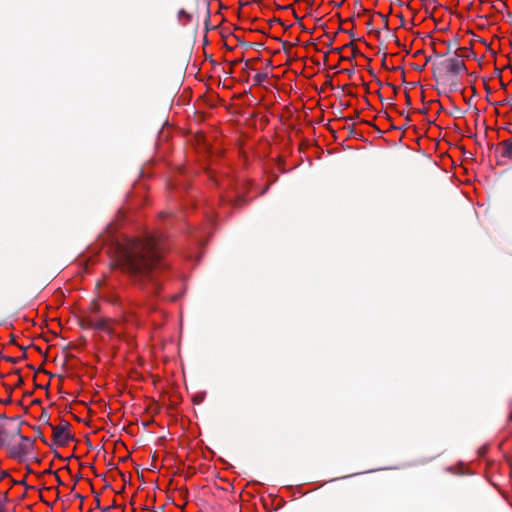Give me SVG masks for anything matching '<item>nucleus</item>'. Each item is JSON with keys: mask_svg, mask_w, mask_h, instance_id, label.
I'll return each mask as SVG.
<instances>
[{"mask_svg": "<svg viewBox=\"0 0 512 512\" xmlns=\"http://www.w3.org/2000/svg\"><path fill=\"white\" fill-rule=\"evenodd\" d=\"M446 9L444 7V5L442 3H439L438 5H435L433 10H432V18L433 20L436 22V25L438 26L440 23H441V19H442V14L441 15H438L441 13L442 10Z\"/></svg>", "mask_w": 512, "mask_h": 512, "instance_id": "1a4fd4ad", "label": "nucleus"}, {"mask_svg": "<svg viewBox=\"0 0 512 512\" xmlns=\"http://www.w3.org/2000/svg\"><path fill=\"white\" fill-rule=\"evenodd\" d=\"M445 46H448V44L446 43V41L443 38L435 37V36L431 37L432 53L434 52V48L436 50H442V49H445Z\"/></svg>", "mask_w": 512, "mask_h": 512, "instance_id": "6e6552de", "label": "nucleus"}, {"mask_svg": "<svg viewBox=\"0 0 512 512\" xmlns=\"http://www.w3.org/2000/svg\"><path fill=\"white\" fill-rule=\"evenodd\" d=\"M25 453H26V448L21 444L18 446H14L11 451L12 456H20Z\"/></svg>", "mask_w": 512, "mask_h": 512, "instance_id": "ddd939ff", "label": "nucleus"}, {"mask_svg": "<svg viewBox=\"0 0 512 512\" xmlns=\"http://www.w3.org/2000/svg\"><path fill=\"white\" fill-rule=\"evenodd\" d=\"M9 431L6 427L0 425V447L8 444Z\"/></svg>", "mask_w": 512, "mask_h": 512, "instance_id": "9d476101", "label": "nucleus"}, {"mask_svg": "<svg viewBox=\"0 0 512 512\" xmlns=\"http://www.w3.org/2000/svg\"><path fill=\"white\" fill-rule=\"evenodd\" d=\"M455 3H457V0H450V10H449L450 16L453 14L452 6H453Z\"/></svg>", "mask_w": 512, "mask_h": 512, "instance_id": "5701e85b", "label": "nucleus"}, {"mask_svg": "<svg viewBox=\"0 0 512 512\" xmlns=\"http://www.w3.org/2000/svg\"><path fill=\"white\" fill-rule=\"evenodd\" d=\"M429 109L430 111H435L436 115L445 110L443 103L439 100L431 101Z\"/></svg>", "mask_w": 512, "mask_h": 512, "instance_id": "9b49d317", "label": "nucleus"}, {"mask_svg": "<svg viewBox=\"0 0 512 512\" xmlns=\"http://www.w3.org/2000/svg\"><path fill=\"white\" fill-rule=\"evenodd\" d=\"M435 87L440 97L448 98V80L446 81L445 86H442L439 82H436Z\"/></svg>", "mask_w": 512, "mask_h": 512, "instance_id": "f8f14e48", "label": "nucleus"}, {"mask_svg": "<svg viewBox=\"0 0 512 512\" xmlns=\"http://www.w3.org/2000/svg\"><path fill=\"white\" fill-rule=\"evenodd\" d=\"M438 30L439 31H446V30H448V25L438 26Z\"/></svg>", "mask_w": 512, "mask_h": 512, "instance_id": "b1692460", "label": "nucleus"}, {"mask_svg": "<svg viewBox=\"0 0 512 512\" xmlns=\"http://www.w3.org/2000/svg\"><path fill=\"white\" fill-rule=\"evenodd\" d=\"M116 227L107 226L118 265L141 290L148 295H157L161 288L160 273L167 267L163 256L169 249L168 239L158 232L133 238L112 229Z\"/></svg>", "mask_w": 512, "mask_h": 512, "instance_id": "f257e3e1", "label": "nucleus"}, {"mask_svg": "<svg viewBox=\"0 0 512 512\" xmlns=\"http://www.w3.org/2000/svg\"><path fill=\"white\" fill-rule=\"evenodd\" d=\"M227 201L234 207H240L247 203V199L244 194L238 191H234L233 194L227 195Z\"/></svg>", "mask_w": 512, "mask_h": 512, "instance_id": "423d86ee", "label": "nucleus"}, {"mask_svg": "<svg viewBox=\"0 0 512 512\" xmlns=\"http://www.w3.org/2000/svg\"><path fill=\"white\" fill-rule=\"evenodd\" d=\"M451 106L452 105L450 104V107ZM461 113H462V111L455 105H453V110L450 108V115L458 117V115H460Z\"/></svg>", "mask_w": 512, "mask_h": 512, "instance_id": "f3484780", "label": "nucleus"}, {"mask_svg": "<svg viewBox=\"0 0 512 512\" xmlns=\"http://www.w3.org/2000/svg\"><path fill=\"white\" fill-rule=\"evenodd\" d=\"M240 62H241V59H238V60H235V61H234V64H236V63H240Z\"/></svg>", "mask_w": 512, "mask_h": 512, "instance_id": "cd10ccee", "label": "nucleus"}, {"mask_svg": "<svg viewBox=\"0 0 512 512\" xmlns=\"http://www.w3.org/2000/svg\"><path fill=\"white\" fill-rule=\"evenodd\" d=\"M13 433H14L15 435L20 436V438H21L22 440H24V441H28V440H29L27 437L22 436V435L20 434V429H19V428H15V429H13Z\"/></svg>", "mask_w": 512, "mask_h": 512, "instance_id": "a211bd4d", "label": "nucleus"}, {"mask_svg": "<svg viewBox=\"0 0 512 512\" xmlns=\"http://www.w3.org/2000/svg\"><path fill=\"white\" fill-rule=\"evenodd\" d=\"M447 137V131H444V134L442 135V139L439 140L438 138H436V141H435V148L437 150L440 151V146H441V141H444V142H448V140L446 139Z\"/></svg>", "mask_w": 512, "mask_h": 512, "instance_id": "dca6fc26", "label": "nucleus"}, {"mask_svg": "<svg viewBox=\"0 0 512 512\" xmlns=\"http://www.w3.org/2000/svg\"><path fill=\"white\" fill-rule=\"evenodd\" d=\"M447 153H448V151H447V150H446V151H444V152L440 151V156H444V155H446Z\"/></svg>", "mask_w": 512, "mask_h": 512, "instance_id": "a878e982", "label": "nucleus"}, {"mask_svg": "<svg viewBox=\"0 0 512 512\" xmlns=\"http://www.w3.org/2000/svg\"><path fill=\"white\" fill-rule=\"evenodd\" d=\"M52 436L54 442L59 446H64L72 439L68 423H62L52 427Z\"/></svg>", "mask_w": 512, "mask_h": 512, "instance_id": "39448f33", "label": "nucleus"}, {"mask_svg": "<svg viewBox=\"0 0 512 512\" xmlns=\"http://www.w3.org/2000/svg\"><path fill=\"white\" fill-rule=\"evenodd\" d=\"M510 419L512 420V413L510 414Z\"/></svg>", "mask_w": 512, "mask_h": 512, "instance_id": "c85d7f7f", "label": "nucleus"}, {"mask_svg": "<svg viewBox=\"0 0 512 512\" xmlns=\"http://www.w3.org/2000/svg\"><path fill=\"white\" fill-rule=\"evenodd\" d=\"M433 128H435V129H437V130H440V134H439V135H441V134H442V127H441V126H439V125H437V124H434V125H433V127H430V131H432V129H433Z\"/></svg>", "mask_w": 512, "mask_h": 512, "instance_id": "4be33fe9", "label": "nucleus"}, {"mask_svg": "<svg viewBox=\"0 0 512 512\" xmlns=\"http://www.w3.org/2000/svg\"><path fill=\"white\" fill-rule=\"evenodd\" d=\"M346 47H352V48H354V47H353L352 42H350V43H348V44L344 45L342 48L336 49V51L339 53L342 49H344V48H346Z\"/></svg>", "mask_w": 512, "mask_h": 512, "instance_id": "412c9836", "label": "nucleus"}, {"mask_svg": "<svg viewBox=\"0 0 512 512\" xmlns=\"http://www.w3.org/2000/svg\"><path fill=\"white\" fill-rule=\"evenodd\" d=\"M154 310H156V307L152 302L131 301L125 312V321L134 326H140L144 321V316Z\"/></svg>", "mask_w": 512, "mask_h": 512, "instance_id": "7ed1b4c3", "label": "nucleus"}, {"mask_svg": "<svg viewBox=\"0 0 512 512\" xmlns=\"http://www.w3.org/2000/svg\"><path fill=\"white\" fill-rule=\"evenodd\" d=\"M353 119H354V116H351V117L346 118V121H350V120H353Z\"/></svg>", "mask_w": 512, "mask_h": 512, "instance_id": "bb28decb", "label": "nucleus"}, {"mask_svg": "<svg viewBox=\"0 0 512 512\" xmlns=\"http://www.w3.org/2000/svg\"><path fill=\"white\" fill-rule=\"evenodd\" d=\"M266 79H267V74H266V73H257V74L254 76V81H255L257 84H261V83H263Z\"/></svg>", "mask_w": 512, "mask_h": 512, "instance_id": "2eb2a0df", "label": "nucleus"}, {"mask_svg": "<svg viewBox=\"0 0 512 512\" xmlns=\"http://www.w3.org/2000/svg\"><path fill=\"white\" fill-rule=\"evenodd\" d=\"M448 46L445 49L436 50L426 58V64L431 65L433 78L435 82H439L442 86H445L448 80Z\"/></svg>", "mask_w": 512, "mask_h": 512, "instance_id": "f03ea898", "label": "nucleus"}, {"mask_svg": "<svg viewBox=\"0 0 512 512\" xmlns=\"http://www.w3.org/2000/svg\"><path fill=\"white\" fill-rule=\"evenodd\" d=\"M160 216H161L162 219H170L172 214H170V213H161Z\"/></svg>", "mask_w": 512, "mask_h": 512, "instance_id": "aec40b11", "label": "nucleus"}, {"mask_svg": "<svg viewBox=\"0 0 512 512\" xmlns=\"http://www.w3.org/2000/svg\"><path fill=\"white\" fill-rule=\"evenodd\" d=\"M450 472H453V473H456V474H460V475H463V474H465V473H466V472L464 471V468H462V470H461V471H459V472H458V471L454 472V471L452 470V468H451V467H450Z\"/></svg>", "mask_w": 512, "mask_h": 512, "instance_id": "393cba45", "label": "nucleus"}, {"mask_svg": "<svg viewBox=\"0 0 512 512\" xmlns=\"http://www.w3.org/2000/svg\"><path fill=\"white\" fill-rule=\"evenodd\" d=\"M454 50L455 57L450 58V74L455 76L467 75V68L465 66L464 57L469 54V49L466 47H460L458 43H452L450 41V52Z\"/></svg>", "mask_w": 512, "mask_h": 512, "instance_id": "20e7f679", "label": "nucleus"}, {"mask_svg": "<svg viewBox=\"0 0 512 512\" xmlns=\"http://www.w3.org/2000/svg\"><path fill=\"white\" fill-rule=\"evenodd\" d=\"M453 129L455 130L458 136H461V128L458 122H455L453 124Z\"/></svg>", "mask_w": 512, "mask_h": 512, "instance_id": "6ab92c4d", "label": "nucleus"}, {"mask_svg": "<svg viewBox=\"0 0 512 512\" xmlns=\"http://www.w3.org/2000/svg\"><path fill=\"white\" fill-rule=\"evenodd\" d=\"M501 156L504 158L512 159V139L503 140L500 144Z\"/></svg>", "mask_w": 512, "mask_h": 512, "instance_id": "0eeeda50", "label": "nucleus"}, {"mask_svg": "<svg viewBox=\"0 0 512 512\" xmlns=\"http://www.w3.org/2000/svg\"><path fill=\"white\" fill-rule=\"evenodd\" d=\"M451 91H455V92L461 93L462 92V88L459 85V83L450 76V92Z\"/></svg>", "mask_w": 512, "mask_h": 512, "instance_id": "4468645a", "label": "nucleus"}]
</instances>
